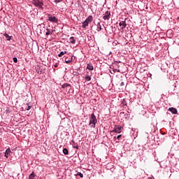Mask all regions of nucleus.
<instances>
[{
  "instance_id": "423d86ee",
  "label": "nucleus",
  "mask_w": 179,
  "mask_h": 179,
  "mask_svg": "<svg viewBox=\"0 0 179 179\" xmlns=\"http://www.w3.org/2000/svg\"><path fill=\"white\" fill-rule=\"evenodd\" d=\"M111 17V13L110 11H106L103 16V20H110Z\"/></svg>"
},
{
  "instance_id": "b1692460",
  "label": "nucleus",
  "mask_w": 179,
  "mask_h": 179,
  "mask_svg": "<svg viewBox=\"0 0 179 179\" xmlns=\"http://www.w3.org/2000/svg\"><path fill=\"white\" fill-rule=\"evenodd\" d=\"M13 62H15V64H17V57H13Z\"/></svg>"
},
{
  "instance_id": "1a4fd4ad",
  "label": "nucleus",
  "mask_w": 179,
  "mask_h": 179,
  "mask_svg": "<svg viewBox=\"0 0 179 179\" xmlns=\"http://www.w3.org/2000/svg\"><path fill=\"white\" fill-rule=\"evenodd\" d=\"M69 40L71 44H75L76 43V39L73 36H71Z\"/></svg>"
},
{
  "instance_id": "a878e982",
  "label": "nucleus",
  "mask_w": 179,
  "mask_h": 179,
  "mask_svg": "<svg viewBox=\"0 0 179 179\" xmlns=\"http://www.w3.org/2000/svg\"><path fill=\"white\" fill-rule=\"evenodd\" d=\"M120 86H121V87H122L123 86H125V83H124V82H121Z\"/></svg>"
},
{
  "instance_id": "2eb2a0df",
  "label": "nucleus",
  "mask_w": 179,
  "mask_h": 179,
  "mask_svg": "<svg viewBox=\"0 0 179 179\" xmlns=\"http://www.w3.org/2000/svg\"><path fill=\"white\" fill-rule=\"evenodd\" d=\"M29 179H36V173H34V172H32V173L29 175Z\"/></svg>"
},
{
  "instance_id": "c85d7f7f",
  "label": "nucleus",
  "mask_w": 179,
  "mask_h": 179,
  "mask_svg": "<svg viewBox=\"0 0 179 179\" xmlns=\"http://www.w3.org/2000/svg\"><path fill=\"white\" fill-rule=\"evenodd\" d=\"M55 68H58V64L54 65Z\"/></svg>"
},
{
  "instance_id": "412c9836",
  "label": "nucleus",
  "mask_w": 179,
  "mask_h": 179,
  "mask_svg": "<svg viewBox=\"0 0 179 179\" xmlns=\"http://www.w3.org/2000/svg\"><path fill=\"white\" fill-rule=\"evenodd\" d=\"M30 108H31V106L29 105V103H27L26 108H25L27 111H29V110H30Z\"/></svg>"
},
{
  "instance_id": "5701e85b",
  "label": "nucleus",
  "mask_w": 179,
  "mask_h": 179,
  "mask_svg": "<svg viewBox=\"0 0 179 179\" xmlns=\"http://www.w3.org/2000/svg\"><path fill=\"white\" fill-rule=\"evenodd\" d=\"M62 1L64 0H54V2L57 4V3H59V2H62Z\"/></svg>"
},
{
  "instance_id": "f8f14e48",
  "label": "nucleus",
  "mask_w": 179,
  "mask_h": 179,
  "mask_svg": "<svg viewBox=\"0 0 179 179\" xmlns=\"http://www.w3.org/2000/svg\"><path fill=\"white\" fill-rule=\"evenodd\" d=\"M87 69H89V71H93V69H94V68L93 67V65L92 64H87Z\"/></svg>"
},
{
  "instance_id": "bb28decb",
  "label": "nucleus",
  "mask_w": 179,
  "mask_h": 179,
  "mask_svg": "<svg viewBox=\"0 0 179 179\" xmlns=\"http://www.w3.org/2000/svg\"><path fill=\"white\" fill-rule=\"evenodd\" d=\"M114 64H121V61H115Z\"/></svg>"
},
{
  "instance_id": "aec40b11",
  "label": "nucleus",
  "mask_w": 179,
  "mask_h": 179,
  "mask_svg": "<svg viewBox=\"0 0 179 179\" xmlns=\"http://www.w3.org/2000/svg\"><path fill=\"white\" fill-rule=\"evenodd\" d=\"M63 153H64V155H69V151L68 150V149H66V148H64L63 149Z\"/></svg>"
},
{
  "instance_id": "dca6fc26",
  "label": "nucleus",
  "mask_w": 179,
  "mask_h": 179,
  "mask_svg": "<svg viewBox=\"0 0 179 179\" xmlns=\"http://www.w3.org/2000/svg\"><path fill=\"white\" fill-rule=\"evenodd\" d=\"M97 31H101L102 28H101V24H100V22H99L97 24V29H96Z\"/></svg>"
},
{
  "instance_id": "9d476101",
  "label": "nucleus",
  "mask_w": 179,
  "mask_h": 179,
  "mask_svg": "<svg viewBox=\"0 0 179 179\" xmlns=\"http://www.w3.org/2000/svg\"><path fill=\"white\" fill-rule=\"evenodd\" d=\"M169 111L172 113V114H177L178 113L177 109H176V108H169Z\"/></svg>"
},
{
  "instance_id": "f3484780",
  "label": "nucleus",
  "mask_w": 179,
  "mask_h": 179,
  "mask_svg": "<svg viewBox=\"0 0 179 179\" xmlns=\"http://www.w3.org/2000/svg\"><path fill=\"white\" fill-rule=\"evenodd\" d=\"M3 36L7 38V41H10V36L8 34L5 33L3 34Z\"/></svg>"
},
{
  "instance_id": "7ed1b4c3",
  "label": "nucleus",
  "mask_w": 179,
  "mask_h": 179,
  "mask_svg": "<svg viewBox=\"0 0 179 179\" xmlns=\"http://www.w3.org/2000/svg\"><path fill=\"white\" fill-rule=\"evenodd\" d=\"M48 20L51 23H58V18L51 14L48 15Z\"/></svg>"
},
{
  "instance_id": "20e7f679",
  "label": "nucleus",
  "mask_w": 179,
  "mask_h": 179,
  "mask_svg": "<svg viewBox=\"0 0 179 179\" xmlns=\"http://www.w3.org/2000/svg\"><path fill=\"white\" fill-rule=\"evenodd\" d=\"M122 129H124L122 126L115 125L114 129L112 131V132H115V134H121V132H122Z\"/></svg>"
},
{
  "instance_id": "9b49d317",
  "label": "nucleus",
  "mask_w": 179,
  "mask_h": 179,
  "mask_svg": "<svg viewBox=\"0 0 179 179\" xmlns=\"http://www.w3.org/2000/svg\"><path fill=\"white\" fill-rule=\"evenodd\" d=\"M85 22L90 23V22H93V16L90 15L87 17V18L85 20Z\"/></svg>"
},
{
  "instance_id": "7c9ffc66",
  "label": "nucleus",
  "mask_w": 179,
  "mask_h": 179,
  "mask_svg": "<svg viewBox=\"0 0 179 179\" xmlns=\"http://www.w3.org/2000/svg\"><path fill=\"white\" fill-rule=\"evenodd\" d=\"M64 86H69V84H64Z\"/></svg>"
},
{
  "instance_id": "6ab92c4d",
  "label": "nucleus",
  "mask_w": 179,
  "mask_h": 179,
  "mask_svg": "<svg viewBox=\"0 0 179 179\" xmlns=\"http://www.w3.org/2000/svg\"><path fill=\"white\" fill-rule=\"evenodd\" d=\"M85 79L87 82H90V80H92V77H90V76H86Z\"/></svg>"
},
{
  "instance_id": "39448f33",
  "label": "nucleus",
  "mask_w": 179,
  "mask_h": 179,
  "mask_svg": "<svg viewBox=\"0 0 179 179\" xmlns=\"http://www.w3.org/2000/svg\"><path fill=\"white\" fill-rule=\"evenodd\" d=\"M119 26L120 27V30H124L127 27V18L124 21L120 22Z\"/></svg>"
},
{
  "instance_id": "0eeeda50",
  "label": "nucleus",
  "mask_w": 179,
  "mask_h": 179,
  "mask_svg": "<svg viewBox=\"0 0 179 179\" xmlns=\"http://www.w3.org/2000/svg\"><path fill=\"white\" fill-rule=\"evenodd\" d=\"M10 155H12V151L10 150V148L6 149L4 153V157H6V159H8Z\"/></svg>"
},
{
  "instance_id": "473e14b6",
  "label": "nucleus",
  "mask_w": 179,
  "mask_h": 179,
  "mask_svg": "<svg viewBox=\"0 0 179 179\" xmlns=\"http://www.w3.org/2000/svg\"><path fill=\"white\" fill-rule=\"evenodd\" d=\"M148 179H153V178H152V177H149Z\"/></svg>"
},
{
  "instance_id": "393cba45",
  "label": "nucleus",
  "mask_w": 179,
  "mask_h": 179,
  "mask_svg": "<svg viewBox=\"0 0 179 179\" xmlns=\"http://www.w3.org/2000/svg\"><path fill=\"white\" fill-rule=\"evenodd\" d=\"M122 136V135L120 134V135H118V136L116 137V139H117V141H120V138Z\"/></svg>"
},
{
  "instance_id": "ddd939ff",
  "label": "nucleus",
  "mask_w": 179,
  "mask_h": 179,
  "mask_svg": "<svg viewBox=\"0 0 179 179\" xmlns=\"http://www.w3.org/2000/svg\"><path fill=\"white\" fill-rule=\"evenodd\" d=\"M87 26H89V23L87 22V21H84L82 24L83 29H86Z\"/></svg>"
},
{
  "instance_id": "cd10ccee",
  "label": "nucleus",
  "mask_w": 179,
  "mask_h": 179,
  "mask_svg": "<svg viewBox=\"0 0 179 179\" xmlns=\"http://www.w3.org/2000/svg\"><path fill=\"white\" fill-rule=\"evenodd\" d=\"M113 72H120V70H118V69H114V70H113Z\"/></svg>"
},
{
  "instance_id": "6e6552de",
  "label": "nucleus",
  "mask_w": 179,
  "mask_h": 179,
  "mask_svg": "<svg viewBox=\"0 0 179 179\" xmlns=\"http://www.w3.org/2000/svg\"><path fill=\"white\" fill-rule=\"evenodd\" d=\"M46 30H47V31L45 33L46 36H50V35L52 34V33H54V29L47 28Z\"/></svg>"
},
{
  "instance_id": "f03ea898",
  "label": "nucleus",
  "mask_w": 179,
  "mask_h": 179,
  "mask_svg": "<svg viewBox=\"0 0 179 179\" xmlns=\"http://www.w3.org/2000/svg\"><path fill=\"white\" fill-rule=\"evenodd\" d=\"M32 3L37 8H40L43 9V6H44V3L43 0H32Z\"/></svg>"
},
{
  "instance_id": "c756f323",
  "label": "nucleus",
  "mask_w": 179,
  "mask_h": 179,
  "mask_svg": "<svg viewBox=\"0 0 179 179\" xmlns=\"http://www.w3.org/2000/svg\"><path fill=\"white\" fill-rule=\"evenodd\" d=\"M38 73H40V75H41L43 73L42 71H38Z\"/></svg>"
},
{
  "instance_id": "f257e3e1",
  "label": "nucleus",
  "mask_w": 179,
  "mask_h": 179,
  "mask_svg": "<svg viewBox=\"0 0 179 179\" xmlns=\"http://www.w3.org/2000/svg\"><path fill=\"white\" fill-rule=\"evenodd\" d=\"M96 124H97V119L94 113H92L90 117L89 126L90 128H96Z\"/></svg>"
},
{
  "instance_id": "2f4dec72",
  "label": "nucleus",
  "mask_w": 179,
  "mask_h": 179,
  "mask_svg": "<svg viewBox=\"0 0 179 179\" xmlns=\"http://www.w3.org/2000/svg\"><path fill=\"white\" fill-rule=\"evenodd\" d=\"M76 149H79V148L78 147V146H76V147H74Z\"/></svg>"
},
{
  "instance_id": "4be33fe9",
  "label": "nucleus",
  "mask_w": 179,
  "mask_h": 179,
  "mask_svg": "<svg viewBox=\"0 0 179 179\" xmlns=\"http://www.w3.org/2000/svg\"><path fill=\"white\" fill-rule=\"evenodd\" d=\"M76 176H79L80 178H83V174L80 172H78Z\"/></svg>"
},
{
  "instance_id": "a211bd4d",
  "label": "nucleus",
  "mask_w": 179,
  "mask_h": 179,
  "mask_svg": "<svg viewBox=\"0 0 179 179\" xmlns=\"http://www.w3.org/2000/svg\"><path fill=\"white\" fill-rule=\"evenodd\" d=\"M65 54H66V51L61 52L58 55L59 58H61L62 57H63V55H65Z\"/></svg>"
},
{
  "instance_id": "4468645a",
  "label": "nucleus",
  "mask_w": 179,
  "mask_h": 179,
  "mask_svg": "<svg viewBox=\"0 0 179 179\" xmlns=\"http://www.w3.org/2000/svg\"><path fill=\"white\" fill-rule=\"evenodd\" d=\"M73 57H71L70 59H68V57L65 58V62L66 64H71L72 62Z\"/></svg>"
}]
</instances>
